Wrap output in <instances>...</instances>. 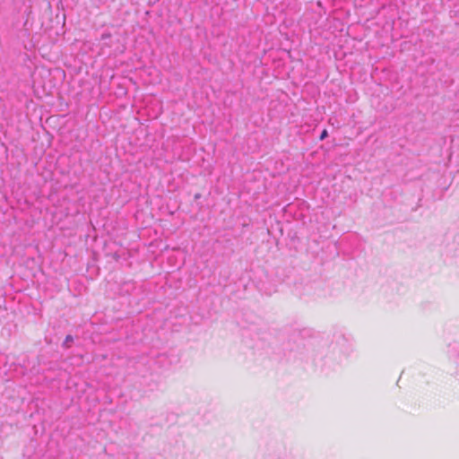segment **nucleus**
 Masks as SVG:
<instances>
[{"label":"nucleus","instance_id":"nucleus-1","mask_svg":"<svg viewBox=\"0 0 459 459\" xmlns=\"http://www.w3.org/2000/svg\"><path fill=\"white\" fill-rule=\"evenodd\" d=\"M73 342H74V337L71 334L66 335V337L63 342V347L69 348Z\"/></svg>","mask_w":459,"mask_h":459},{"label":"nucleus","instance_id":"nucleus-2","mask_svg":"<svg viewBox=\"0 0 459 459\" xmlns=\"http://www.w3.org/2000/svg\"><path fill=\"white\" fill-rule=\"evenodd\" d=\"M328 136V132L326 129H324L322 132H321V134L319 136V139L321 141L325 140L326 137Z\"/></svg>","mask_w":459,"mask_h":459},{"label":"nucleus","instance_id":"nucleus-3","mask_svg":"<svg viewBox=\"0 0 459 459\" xmlns=\"http://www.w3.org/2000/svg\"><path fill=\"white\" fill-rule=\"evenodd\" d=\"M113 256H114V259L117 261L120 258L119 255H117V253H115Z\"/></svg>","mask_w":459,"mask_h":459},{"label":"nucleus","instance_id":"nucleus-4","mask_svg":"<svg viewBox=\"0 0 459 459\" xmlns=\"http://www.w3.org/2000/svg\"><path fill=\"white\" fill-rule=\"evenodd\" d=\"M200 196H201V195H200V194H196V195H195V199H198Z\"/></svg>","mask_w":459,"mask_h":459}]
</instances>
